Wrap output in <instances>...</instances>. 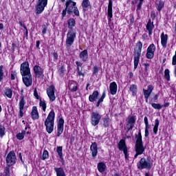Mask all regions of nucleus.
<instances>
[{
	"label": "nucleus",
	"instance_id": "obj_9",
	"mask_svg": "<svg viewBox=\"0 0 176 176\" xmlns=\"http://www.w3.org/2000/svg\"><path fill=\"white\" fill-rule=\"evenodd\" d=\"M21 74L22 76L31 75V69H30V64L28 62H23L21 65Z\"/></svg>",
	"mask_w": 176,
	"mask_h": 176
},
{
	"label": "nucleus",
	"instance_id": "obj_16",
	"mask_svg": "<svg viewBox=\"0 0 176 176\" xmlns=\"http://www.w3.org/2000/svg\"><path fill=\"white\" fill-rule=\"evenodd\" d=\"M58 132L57 135L58 137H60L61 134H63V132L64 131V119L60 118L59 121L58 122Z\"/></svg>",
	"mask_w": 176,
	"mask_h": 176
},
{
	"label": "nucleus",
	"instance_id": "obj_51",
	"mask_svg": "<svg viewBox=\"0 0 176 176\" xmlns=\"http://www.w3.org/2000/svg\"><path fill=\"white\" fill-rule=\"evenodd\" d=\"M142 2H144V0H141L139 2V4L138 5L137 10H141V8L142 6Z\"/></svg>",
	"mask_w": 176,
	"mask_h": 176
},
{
	"label": "nucleus",
	"instance_id": "obj_29",
	"mask_svg": "<svg viewBox=\"0 0 176 176\" xmlns=\"http://www.w3.org/2000/svg\"><path fill=\"white\" fill-rule=\"evenodd\" d=\"M54 170L56 174V176H66L65 171H64V168L61 167L60 168L55 167Z\"/></svg>",
	"mask_w": 176,
	"mask_h": 176
},
{
	"label": "nucleus",
	"instance_id": "obj_32",
	"mask_svg": "<svg viewBox=\"0 0 176 176\" xmlns=\"http://www.w3.org/2000/svg\"><path fill=\"white\" fill-rule=\"evenodd\" d=\"M129 92L131 93L133 97L137 96V86L135 85H131L129 87Z\"/></svg>",
	"mask_w": 176,
	"mask_h": 176
},
{
	"label": "nucleus",
	"instance_id": "obj_33",
	"mask_svg": "<svg viewBox=\"0 0 176 176\" xmlns=\"http://www.w3.org/2000/svg\"><path fill=\"white\" fill-rule=\"evenodd\" d=\"M159 124H160V121H159V119H156L155 120V124L153 127V133L154 134H157V130H159Z\"/></svg>",
	"mask_w": 176,
	"mask_h": 176
},
{
	"label": "nucleus",
	"instance_id": "obj_36",
	"mask_svg": "<svg viewBox=\"0 0 176 176\" xmlns=\"http://www.w3.org/2000/svg\"><path fill=\"white\" fill-rule=\"evenodd\" d=\"M56 151L58 154L60 159L63 160V146H58L56 148Z\"/></svg>",
	"mask_w": 176,
	"mask_h": 176
},
{
	"label": "nucleus",
	"instance_id": "obj_7",
	"mask_svg": "<svg viewBox=\"0 0 176 176\" xmlns=\"http://www.w3.org/2000/svg\"><path fill=\"white\" fill-rule=\"evenodd\" d=\"M16 160L17 158L16 157V153L14 151H10L6 157V162L7 163V166L10 167V166H14V164H16Z\"/></svg>",
	"mask_w": 176,
	"mask_h": 176
},
{
	"label": "nucleus",
	"instance_id": "obj_57",
	"mask_svg": "<svg viewBox=\"0 0 176 176\" xmlns=\"http://www.w3.org/2000/svg\"><path fill=\"white\" fill-rule=\"evenodd\" d=\"M97 72H98V68L97 67V66H95L94 67V72H93V74H97Z\"/></svg>",
	"mask_w": 176,
	"mask_h": 176
},
{
	"label": "nucleus",
	"instance_id": "obj_39",
	"mask_svg": "<svg viewBox=\"0 0 176 176\" xmlns=\"http://www.w3.org/2000/svg\"><path fill=\"white\" fill-rule=\"evenodd\" d=\"M5 75V73L3 72V65L0 66V82H2L3 80V76Z\"/></svg>",
	"mask_w": 176,
	"mask_h": 176
},
{
	"label": "nucleus",
	"instance_id": "obj_42",
	"mask_svg": "<svg viewBox=\"0 0 176 176\" xmlns=\"http://www.w3.org/2000/svg\"><path fill=\"white\" fill-rule=\"evenodd\" d=\"M128 123H131V124H133L135 123V116H132L129 117Z\"/></svg>",
	"mask_w": 176,
	"mask_h": 176
},
{
	"label": "nucleus",
	"instance_id": "obj_37",
	"mask_svg": "<svg viewBox=\"0 0 176 176\" xmlns=\"http://www.w3.org/2000/svg\"><path fill=\"white\" fill-rule=\"evenodd\" d=\"M164 8V2L162 1H159V3L157 5V10L160 12Z\"/></svg>",
	"mask_w": 176,
	"mask_h": 176
},
{
	"label": "nucleus",
	"instance_id": "obj_11",
	"mask_svg": "<svg viewBox=\"0 0 176 176\" xmlns=\"http://www.w3.org/2000/svg\"><path fill=\"white\" fill-rule=\"evenodd\" d=\"M47 6V0H38L36 8L37 14H41Z\"/></svg>",
	"mask_w": 176,
	"mask_h": 176
},
{
	"label": "nucleus",
	"instance_id": "obj_53",
	"mask_svg": "<svg viewBox=\"0 0 176 176\" xmlns=\"http://www.w3.org/2000/svg\"><path fill=\"white\" fill-rule=\"evenodd\" d=\"M19 24L21 27H23L24 28L25 30H27V26H25V25L24 24V23H23V21H19Z\"/></svg>",
	"mask_w": 176,
	"mask_h": 176
},
{
	"label": "nucleus",
	"instance_id": "obj_63",
	"mask_svg": "<svg viewBox=\"0 0 176 176\" xmlns=\"http://www.w3.org/2000/svg\"><path fill=\"white\" fill-rule=\"evenodd\" d=\"M144 135H145L146 138L149 135V131L148 130H145Z\"/></svg>",
	"mask_w": 176,
	"mask_h": 176
},
{
	"label": "nucleus",
	"instance_id": "obj_18",
	"mask_svg": "<svg viewBox=\"0 0 176 176\" xmlns=\"http://www.w3.org/2000/svg\"><path fill=\"white\" fill-rule=\"evenodd\" d=\"M153 86L148 85L147 89H143L144 98H146V101H148V98L151 96V94L153 91Z\"/></svg>",
	"mask_w": 176,
	"mask_h": 176
},
{
	"label": "nucleus",
	"instance_id": "obj_10",
	"mask_svg": "<svg viewBox=\"0 0 176 176\" xmlns=\"http://www.w3.org/2000/svg\"><path fill=\"white\" fill-rule=\"evenodd\" d=\"M156 51V46L155 44H151L146 50V57L148 60H152L155 57V52Z\"/></svg>",
	"mask_w": 176,
	"mask_h": 176
},
{
	"label": "nucleus",
	"instance_id": "obj_12",
	"mask_svg": "<svg viewBox=\"0 0 176 176\" xmlns=\"http://www.w3.org/2000/svg\"><path fill=\"white\" fill-rule=\"evenodd\" d=\"M54 85H51L49 88L47 89V94L50 98V101H51L52 102L56 100V95L54 94Z\"/></svg>",
	"mask_w": 176,
	"mask_h": 176
},
{
	"label": "nucleus",
	"instance_id": "obj_60",
	"mask_svg": "<svg viewBox=\"0 0 176 176\" xmlns=\"http://www.w3.org/2000/svg\"><path fill=\"white\" fill-rule=\"evenodd\" d=\"M144 124H149V123L148 122V117L146 116L144 117Z\"/></svg>",
	"mask_w": 176,
	"mask_h": 176
},
{
	"label": "nucleus",
	"instance_id": "obj_55",
	"mask_svg": "<svg viewBox=\"0 0 176 176\" xmlns=\"http://www.w3.org/2000/svg\"><path fill=\"white\" fill-rule=\"evenodd\" d=\"M67 15V10L66 8L65 10H63L62 12V17H65V16Z\"/></svg>",
	"mask_w": 176,
	"mask_h": 176
},
{
	"label": "nucleus",
	"instance_id": "obj_52",
	"mask_svg": "<svg viewBox=\"0 0 176 176\" xmlns=\"http://www.w3.org/2000/svg\"><path fill=\"white\" fill-rule=\"evenodd\" d=\"M46 32H47V28L44 25L43 26L42 34H46Z\"/></svg>",
	"mask_w": 176,
	"mask_h": 176
},
{
	"label": "nucleus",
	"instance_id": "obj_17",
	"mask_svg": "<svg viewBox=\"0 0 176 176\" xmlns=\"http://www.w3.org/2000/svg\"><path fill=\"white\" fill-rule=\"evenodd\" d=\"M33 69L36 78H41V76L43 75L44 71H43V69L41 67V66L36 65L34 67Z\"/></svg>",
	"mask_w": 176,
	"mask_h": 176
},
{
	"label": "nucleus",
	"instance_id": "obj_8",
	"mask_svg": "<svg viewBox=\"0 0 176 176\" xmlns=\"http://www.w3.org/2000/svg\"><path fill=\"white\" fill-rule=\"evenodd\" d=\"M101 120V115L98 111H94L91 113V124L92 126H98Z\"/></svg>",
	"mask_w": 176,
	"mask_h": 176
},
{
	"label": "nucleus",
	"instance_id": "obj_24",
	"mask_svg": "<svg viewBox=\"0 0 176 176\" xmlns=\"http://www.w3.org/2000/svg\"><path fill=\"white\" fill-rule=\"evenodd\" d=\"M31 116L33 120H38V119H39V113H38V108H36V107L35 106L32 107Z\"/></svg>",
	"mask_w": 176,
	"mask_h": 176
},
{
	"label": "nucleus",
	"instance_id": "obj_19",
	"mask_svg": "<svg viewBox=\"0 0 176 176\" xmlns=\"http://www.w3.org/2000/svg\"><path fill=\"white\" fill-rule=\"evenodd\" d=\"M146 28L148 32L149 36H151L152 34H153V29L155 28V25H153V22L152 21V20H148Z\"/></svg>",
	"mask_w": 176,
	"mask_h": 176
},
{
	"label": "nucleus",
	"instance_id": "obj_49",
	"mask_svg": "<svg viewBox=\"0 0 176 176\" xmlns=\"http://www.w3.org/2000/svg\"><path fill=\"white\" fill-rule=\"evenodd\" d=\"M59 72H60V75H63V74H64V72H65V68H64V66H61L59 68Z\"/></svg>",
	"mask_w": 176,
	"mask_h": 176
},
{
	"label": "nucleus",
	"instance_id": "obj_20",
	"mask_svg": "<svg viewBox=\"0 0 176 176\" xmlns=\"http://www.w3.org/2000/svg\"><path fill=\"white\" fill-rule=\"evenodd\" d=\"M90 151L92 153L93 157H96L98 153V146L96 142H93L90 146Z\"/></svg>",
	"mask_w": 176,
	"mask_h": 176
},
{
	"label": "nucleus",
	"instance_id": "obj_54",
	"mask_svg": "<svg viewBox=\"0 0 176 176\" xmlns=\"http://www.w3.org/2000/svg\"><path fill=\"white\" fill-rule=\"evenodd\" d=\"M16 73L11 74V80H14V79H16Z\"/></svg>",
	"mask_w": 176,
	"mask_h": 176
},
{
	"label": "nucleus",
	"instance_id": "obj_15",
	"mask_svg": "<svg viewBox=\"0 0 176 176\" xmlns=\"http://www.w3.org/2000/svg\"><path fill=\"white\" fill-rule=\"evenodd\" d=\"M23 82L26 87H30L32 85V75L23 76Z\"/></svg>",
	"mask_w": 176,
	"mask_h": 176
},
{
	"label": "nucleus",
	"instance_id": "obj_35",
	"mask_svg": "<svg viewBox=\"0 0 176 176\" xmlns=\"http://www.w3.org/2000/svg\"><path fill=\"white\" fill-rule=\"evenodd\" d=\"M75 19H70L68 21V28H69L70 30H72V28H74L75 27Z\"/></svg>",
	"mask_w": 176,
	"mask_h": 176
},
{
	"label": "nucleus",
	"instance_id": "obj_41",
	"mask_svg": "<svg viewBox=\"0 0 176 176\" xmlns=\"http://www.w3.org/2000/svg\"><path fill=\"white\" fill-rule=\"evenodd\" d=\"M43 160H46V159H49V151L47 150H45L43 153V156L41 158Z\"/></svg>",
	"mask_w": 176,
	"mask_h": 176
},
{
	"label": "nucleus",
	"instance_id": "obj_56",
	"mask_svg": "<svg viewBox=\"0 0 176 176\" xmlns=\"http://www.w3.org/2000/svg\"><path fill=\"white\" fill-rule=\"evenodd\" d=\"M144 65L145 67V71H148L149 68V63H144Z\"/></svg>",
	"mask_w": 176,
	"mask_h": 176
},
{
	"label": "nucleus",
	"instance_id": "obj_25",
	"mask_svg": "<svg viewBox=\"0 0 176 176\" xmlns=\"http://www.w3.org/2000/svg\"><path fill=\"white\" fill-rule=\"evenodd\" d=\"M167 41H168V35L162 33L161 34V45L163 47H167Z\"/></svg>",
	"mask_w": 176,
	"mask_h": 176
},
{
	"label": "nucleus",
	"instance_id": "obj_5",
	"mask_svg": "<svg viewBox=\"0 0 176 176\" xmlns=\"http://www.w3.org/2000/svg\"><path fill=\"white\" fill-rule=\"evenodd\" d=\"M138 50L135 51L133 56H134V69H137L138 67V64L140 63V57H141V52L142 50V43L139 41L138 43Z\"/></svg>",
	"mask_w": 176,
	"mask_h": 176
},
{
	"label": "nucleus",
	"instance_id": "obj_13",
	"mask_svg": "<svg viewBox=\"0 0 176 176\" xmlns=\"http://www.w3.org/2000/svg\"><path fill=\"white\" fill-rule=\"evenodd\" d=\"M25 134H31V131H30V128H28V126L25 127V129L21 132H19V133L16 134V140H19V141L24 140Z\"/></svg>",
	"mask_w": 176,
	"mask_h": 176
},
{
	"label": "nucleus",
	"instance_id": "obj_58",
	"mask_svg": "<svg viewBox=\"0 0 176 176\" xmlns=\"http://www.w3.org/2000/svg\"><path fill=\"white\" fill-rule=\"evenodd\" d=\"M170 105V102H166L164 104L161 105V107H162V108H167V107H168Z\"/></svg>",
	"mask_w": 176,
	"mask_h": 176
},
{
	"label": "nucleus",
	"instance_id": "obj_59",
	"mask_svg": "<svg viewBox=\"0 0 176 176\" xmlns=\"http://www.w3.org/2000/svg\"><path fill=\"white\" fill-rule=\"evenodd\" d=\"M76 64L77 65V68H79V67H82V64L80 62L76 61Z\"/></svg>",
	"mask_w": 176,
	"mask_h": 176
},
{
	"label": "nucleus",
	"instance_id": "obj_34",
	"mask_svg": "<svg viewBox=\"0 0 176 176\" xmlns=\"http://www.w3.org/2000/svg\"><path fill=\"white\" fill-rule=\"evenodd\" d=\"M39 101V107L42 108L43 112H46V101L45 100H42V98H40Z\"/></svg>",
	"mask_w": 176,
	"mask_h": 176
},
{
	"label": "nucleus",
	"instance_id": "obj_6",
	"mask_svg": "<svg viewBox=\"0 0 176 176\" xmlns=\"http://www.w3.org/2000/svg\"><path fill=\"white\" fill-rule=\"evenodd\" d=\"M75 38H76V32L75 30H69L68 31L66 36V46L67 47H71L72 45H74V42H75Z\"/></svg>",
	"mask_w": 176,
	"mask_h": 176
},
{
	"label": "nucleus",
	"instance_id": "obj_43",
	"mask_svg": "<svg viewBox=\"0 0 176 176\" xmlns=\"http://www.w3.org/2000/svg\"><path fill=\"white\" fill-rule=\"evenodd\" d=\"M151 106L154 109H162L163 108V106L160 105V104L152 103Z\"/></svg>",
	"mask_w": 176,
	"mask_h": 176
},
{
	"label": "nucleus",
	"instance_id": "obj_38",
	"mask_svg": "<svg viewBox=\"0 0 176 176\" xmlns=\"http://www.w3.org/2000/svg\"><path fill=\"white\" fill-rule=\"evenodd\" d=\"M133 128H134V125L133 124H131L130 122H127L125 127V130H127V133H129V131H130V130H133Z\"/></svg>",
	"mask_w": 176,
	"mask_h": 176
},
{
	"label": "nucleus",
	"instance_id": "obj_14",
	"mask_svg": "<svg viewBox=\"0 0 176 176\" xmlns=\"http://www.w3.org/2000/svg\"><path fill=\"white\" fill-rule=\"evenodd\" d=\"M118 149L120 151H123L125 159L129 157V154L127 153V146H126V141L124 140H121L118 143Z\"/></svg>",
	"mask_w": 176,
	"mask_h": 176
},
{
	"label": "nucleus",
	"instance_id": "obj_46",
	"mask_svg": "<svg viewBox=\"0 0 176 176\" xmlns=\"http://www.w3.org/2000/svg\"><path fill=\"white\" fill-rule=\"evenodd\" d=\"M103 126L104 127H108L109 126V120H108V118L103 120Z\"/></svg>",
	"mask_w": 176,
	"mask_h": 176
},
{
	"label": "nucleus",
	"instance_id": "obj_21",
	"mask_svg": "<svg viewBox=\"0 0 176 176\" xmlns=\"http://www.w3.org/2000/svg\"><path fill=\"white\" fill-rule=\"evenodd\" d=\"M25 105V100H24V96H21V100L19 101V115L21 118H23V111H24V106Z\"/></svg>",
	"mask_w": 176,
	"mask_h": 176
},
{
	"label": "nucleus",
	"instance_id": "obj_27",
	"mask_svg": "<svg viewBox=\"0 0 176 176\" xmlns=\"http://www.w3.org/2000/svg\"><path fill=\"white\" fill-rule=\"evenodd\" d=\"M82 6L83 10L85 12H87V10H89V8L91 7V6L90 4V1L89 0H82Z\"/></svg>",
	"mask_w": 176,
	"mask_h": 176
},
{
	"label": "nucleus",
	"instance_id": "obj_2",
	"mask_svg": "<svg viewBox=\"0 0 176 176\" xmlns=\"http://www.w3.org/2000/svg\"><path fill=\"white\" fill-rule=\"evenodd\" d=\"M54 111H51L45 121V126L46 127V131L48 134H52L53 133V130H54Z\"/></svg>",
	"mask_w": 176,
	"mask_h": 176
},
{
	"label": "nucleus",
	"instance_id": "obj_30",
	"mask_svg": "<svg viewBox=\"0 0 176 176\" xmlns=\"http://www.w3.org/2000/svg\"><path fill=\"white\" fill-rule=\"evenodd\" d=\"M98 91H95L93 92V94L89 96V100L91 102H94V101H97V98H98Z\"/></svg>",
	"mask_w": 176,
	"mask_h": 176
},
{
	"label": "nucleus",
	"instance_id": "obj_48",
	"mask_svg": "<svg viewBox=\"0 0 176 176\" xmlns=\"http://www.w3.org/2000/svg\"><path fill=\"white\" fill-rule=\"evenodd\" d=\"M77 74L78 76H85V74L82 72V70L79 67H77Z\"/></svg>",
	"mask_w": 176,
	"mask_h": 176
},
{
	"label": "nucleus",
	"instance_id": "obj_4",
	"mask_svg": "<svg viewBox=\"0 0 176 176\" xmlns=\"http://www.w3.org/2000/svg\"><path fill=\"white\" fill-rule=\"evenodd\" d=\"M138 170H151L152 168V162L151 160H146L144 157L140 159L139 164H137Z\"/></svg>",
	"mask_w": 176,
	"mask_h": 176
},
{
	"label": "nucleus",
	"instance_id": "obj_31",
	"mask_svg": "<svg viewBox=\"0 0 176 176\" xmlns=\"http://www.w3.org/2000/svg\"><path fill=\"white\" fill-rule=\"evenodd\" d=\"M107 168V165L104 162H100L98 164V170L100 173H104Z\"/></svg>",
	"mask_w": 176,
	"mask_h": 176
},
{
	"label": "nucleus",
	"instance_id": "obj_61",
	"mask_svg": "<svg viewBox=\"0 0 176 176\" xmlns=\"http://www.w3.org/2000/svg\"><path fill=\"white\" fill-rule=\"evenodd\" d=\"M39 45H41V41H37L36 43V47L39 49Z\"/></svg>",
	"mask_w": 176,
	"mask_h": 176
},
{
	"label": "nucleus",
	"instance_id": "obj_26",
	"mask_svg": "<svg viewBox=\"0 0 176 176\" xmlns=\"http://www.w3.org/2000/svg\"><path fill=\"white\" fill-rule=\"evenodd\" d=\"M79 57L80 60H82V61H87V59L89 58V54L87 52V50H84L83 51H82L79 54Z\"/></svg>",
	"mask_w": 176,
	"mask_h": 176
},
{
	"label": "nucleus",
	"instance_id": "obj_28",
	"mask_svg": "<svg viewBox=\"0 0 176 176\" xmlns=\"http://www.w3.org/2000/svg\"><path fill=\"white\" fill-rule=\"evenodd\" d=\"M4 94L8 97V98H12L13 96V89L12 88H9L6 87L4 89Z\"/></svg>",
	"mask_w": 176,
	"mask_h": 176
},
{
	"label": "nucleus",
	"instance_id": "obj_62",
	"mask_svg": "<svg viewBox=\"0 0 176 176\" xmlns=\"http://www.w3.org/2000/svg\"><path fill=\"white\" fill-rule=\"evenodd\" d=\"M54 58L57 60L58 58V54L57 53H54Z\"/></svg>",
	"mask_w": 176,
	"mask_h": 176
},
{
	"label": "nucleus",
	"instance_id": "obj_44",
	"mask_svg": "<svg viewBox=\"0 0 176 176\" xmlns=\"http://www.w3.org/2000/svg\"><path fill=\"white\" fill-rule=\"evenodd\" d=\"M5 135V126H0V137L2 138Z\"/></svg>",
	"mask_w": 176,
	"mask_h": 176
},
{
	"label": "nucleus",
	"instance_id": "obj_40",
	"mask_svg": "<svg viewBox=\"0 0 176 176\" xmlns=\"http://www.w3.org/2000/svg\"><path fill=\"white\" fill-rule=\"evenodd\" d=\"M164 78L166 80H170V70L168 69H166L164 71Z\"/></svg>",
	"mask_w": 176,
	"mask_h": 176
},
{
	"label": "nucleus",
	"instance_id": "obj_22",
	"mask_svg": "<svg viewBox=\"0 0 176 176\" xmlns=\"http://www.w3.org/2000/svg\"><path fill=\"white\" fill-rule=\"evenodd\" d=\"M107 16H108L109 23H111V21H112L111 19L113 16V15L112 14V0L109 1Z\"/></svg>",
	"mask_w": 176,
	"mask_h": 176
},
{
	"label": "nucleus",
	"instance_id": "obj_1",
	"mask_svg": "<svg viewBox=\"0 0 176 176\" xmlns=\"http://www.w3.org/2000/svg\"><path fill=\"white\" fill-rule=\"evenodd\" d=\"M136 143H135V152L136 154L134 156V159H137L139 155H142L145 152V147L142 143V135H141V131H139L138 134L135 135Z\"/></svg>",
	"mask_w": 176,
	"mask_h": 176
},
{
	"label": "nucleus",
	"instance_id": "obj_50",
	"mask_svg": "<svg viewBox=\"0 0 176 176\" xmlns=\"http://www.w3.org/2000/svg\"><path fill=\"white\" fill-rule=\"evenodd\" d=\"M104 98H105V91H103L101 98L99 99V102H102L104 101Z\"/></svg>",
	"mask_w": 176,
	"mask_h": 176
},
{
	"label": "nucleus",
	"instance_id": "obj_64",
	"mask_svg": "<svg viewBox=\"0 0 176 176\" xmlns=\"http://www.w3.org/2000/svg\"><path fill=\"white\" fill-rule=\"evenodd\" d=\"M72 90V91H76L78 90V86H74Z\"/></svg>",
	"mask_w": 176,
	"mask_h": 176
},
{
	"label": "nucleus",
	"instance_id": "obj_3",
	"mask_svg": "<svg viewBox=\"0 0 176 176\" xmlns=\"http://www.w3.org/2000/svg\"><path fill=\"white\" fill-rule=\"evenodd\" d=\"M65 8L68 13V14H71V13H74L75 16L78 17L79 16V10H78V7H76V2L72 0H67L65 3Z\"/></svg>",
	"mask_w": 176,
	"mask_h": 176
},
{
	"label": "nucleus",
	"instance_id": "obj_23",
	"mask_svg": "<svg viewBox=\"0 0 176 176\" xmlns=\"http://www.w3.org/2000/svg\"><path fill=\"white\" fill-rule=\"evenodd\" d=\"M109 90L112 96H115L118 93V85L115 82H112L109 85Z\"/></svg>",
	"mask_w": 176,
	"mask_h": 176
},
{
	"label": "nucleus",
	"instance_id": "obj_47",
	"mask_svg": "<svg viewBox=\"0 0 176 176\" xmlns=\"http://www.w3.org/2000/svg\"><path fill=\"white\" fill-rule=\"evenodd\" d=\"M34 96L36 100H41V96L38 94V91L36 90V88L34 89Z\"/></svg>",
	"mask_w": 176,
	"mask_h": 176
},
{
	"label": "nucleus",
	"instance_id": "obj_45",
	"mask_svg": "<svg viewBox=\"0 0 176 176\" xmlns=\"http://www.w3.org/2000/svg\"><path fill=\"white\" fill-rule=\"evenodd\" d=\"M5 176H10V168L6 166L4 169Z\"/></svg>",
	"mask_w": 176,
	"mask_h": 176
}]
</instances>
